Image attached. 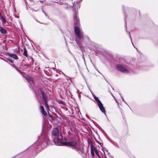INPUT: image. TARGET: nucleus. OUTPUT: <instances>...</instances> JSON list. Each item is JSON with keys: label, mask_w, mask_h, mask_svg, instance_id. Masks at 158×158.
<instances>
[{"label": "nucleus", "mask_w": 158, "mask_h": 158, "mask_svg": "<svg viewBox=\"0 0 158 158\" xmlns=\"http://www.w3.org/2000/svg\"><path fill=\"white\" fill-rule=\"evenodd\" d=\"M75 13L74 16V31L76 37L80 40H82L84 38L83 32L81 30L79 26L80 25L79 19L78 17V13L75 9Z\"/></svg>", "instance_id": "nucleus-2"}, {"label": "nucleus", "mask_w": 158, "mask_h": 158, "mask_svg": "<svg viewBox=\"0 0 158 158\" xmlns=\"http://www.w3.org/2000/svg\"><path fill=\"white\" fill-rule=\"evenodd\" d=\"M119 94L120 95V97H121V98H122V99L123 100V101L124 102V100L123 99V97L121 96V94Z\"/></svg>", "instance_id": "nucleus-35"}, {"label": "nucleus", "mask_w": 158, "mask_h": 158, "mask_svg": "<svg viewBox=\"0 0 158 158\" xmlns=\"http://www.w3.org/2000/svg\"><path fill=\"white\" fill-rule=\"evenodd\" d=\"M81 52H82V53H83V51L84 50V49H83L82 48H81Z\"/></svg>", "instance_id": "nucleus-38"}, {"label": "nucleus", "mask_w": 158, "mask_h": 158, "mask_svg": "<svg viewBox=\"0 0 158 158\" xmlns=\"http://www.w3.org/2000/svg\"><path fill=\"white\" fill-rule=\"evenodd\" d=\"M36 21H37V22H38L39 23H41L43 24V23H41V22H39V21H37V20H36Z\"/></svg>", "instance_id": "nucleus-47"}, {"label": "nucleus", "mask_w": 158, "mask_h": 158, "mask_svg": "<svg viewBox=\"0 0 158 158\" xmlns=\"http://www.w3.org/2000/svg\"><path fill=\"white\" fill-rule=\"evenodd\" d=\"M76 40H77V39ZM76 43H77V44L78 45H79V47H80V43L79 42H78V41H77V40H76Z\"/></svg>", "instance_id": "nucleus-33"}, {"label": "nucleus", "mask_w": 158, "mask_h": 158, "mask_svg": "<svg viewBox=\"0 0 158 158\" xmlns=\"http://www.w3.org/2000/svg\"><path fill=\"white\" fill-rule=\"evenodd\" d=\"M44 15L48 19L49 18L48 16L47 15L46 13H44Z\"/></svg>", "instance_id": "nucleus-36"}, {"label": "nucleus", "mask_w": 158, "mask_h": 158, "mask_svg": "<svg viewBox=\"0 0 158 158\" xmlns=\"http://www.w3.org/2000/svg\"><path fill=\"white\" fill-rule=\"evenodd\" d=\"M107 83L109 84H110V83H109L108 82Z\"/></svg>", "instance_id": "nucleus-62"}, {"label": "nucleus", "mask_w": 158, "mask_h": 158, "mask_svg": "<svg viewBox=\"0 0 158 158\" xmlns=\"http://www.w3.org/2000/svg\"><path fill=\"white\" fill-rule=\"evenodd\" d=\"M33 10V11H35V12L37 11V10Z\"/></svg>", "instance_id": "nucleus-48"}, {"label": "nucleus", "mask_w": 158, "mask_h": 158, "mask_svg": "<svg viewBox=\"0 0 158 158\" xmlns=\"http://www.w3.org/2000/svg\"><path fill=\"white\" fill-rule=\"evenodd\" d=\"M86 117H88L87 114H86Z\"/></svg>", "instance_id": "nucleus-50"}, {"label": "nucleus", "mask_w": 158, "mask_h": 158, "mask_svg": "<svg viewBox=\"0 0 158 158\" xmlns=\"http://www.w3.org/2000/svg\"><path fill=\"white\" fill-rule=\"evenodd\" d=\"M10 57L13 58L14 60H18L19 59L17 55L15 54L10 53Z\"/></svg>", "instance_id": "nucleus-9"}, {"label": "nucleus", "mask_w": 158, "mask_h": 158, "mask_svg": "<svg viewBox=\"0 0 158 158\" xmlns=\"http://www.w3.org/2000/svg\"><path fill=\"white\" fill-rule=\"evenodd\" d=\"M14 12H16V10H15V8H14Z\"/></svg>", "instance_id": "nucleus-43"}, {"label": "nucleus", "mask_w": 158, "mask_h": 158, "mask_svg": "<svg viewBox=\"0 0 158 158\" xmlns=\"http://www.w3.org/2000/svg\"><path fill=\"white\" fill-rule=\"evenodd\" d=\"M27 150L26 149V150H24V151H26V150Z\"/></svg>", "instance_id": "nucleus-61"}, {"label": "nucleus", "mask_w": 158, "mask_h": 158, "mask_svg": "<svg viewBox=\"0 0 158 158\" xmlns=\"http://www.w3.org/2000/svg\"><path fill=\"white\" fill-rule=\"evenodd\" d=\"M52 138L55 145L58 146L62 141V135L59 134V129L56 127L53 128L51 132Z\"/></svg>", "instance_id": "nucleus-4"}, {"label": "nucleus", "mask_w": 158, "mask_h": 158, "mask_svg": "<svg viewBox=\"0 0 158 158\" xmlns=\"http://www.w3.org/2000/svg\"><path fill=\"white\" fill-rule=\"evenodd\" d=\"M49 135L48 131L43 130L38 139L29 147L30 148H32V151H35L40 148H43L49 143Z\"/></svg>", "instance_id": "nucleus-1"}, {"label": "nucleus", "mask_w": 158, "mask_h": 158, "mask_svg": "<svg viewBox=\"0 0 158 158\" xmlns=\"http://www.w3.org/2000/svg\"><path fill=\"white\" fill-rule=\"evenodd\" d=\"M27 58L29 60L30 59L31 60L32 64H33L34 63V59L32 57H31V56H28V57Z\"/></svg>", "instance_id": "nucleus-17"}, {"label": "nucleus", "mask_w": 158, "mask_h": 158, "mask_svg": "<svg viewBox=\"0 0 158 158\" xmlns=\"http://www.w3.org/2000/svg\"><path fill=\"white\" fill-rule=\"evenodd\" d=\"M87 69V70L88 71H89V70H88V69Z\"/></svg>", "instance_id": "nucleus-54"}, {"label": "nucleus", "mask_w": 158, "mask_h": 158, "mask_svg": "<svg viewBox=\"0 0 158 158\" xmlns=\"http://www.w3.org/2000/svg\"><path fill=\"white\" fill-rule=\"evenodd\" d=\"M24 52H23V55L25 56L27 58H28L27 50L25 47H23Z\"/></svg>", "instance_id": "nucleus-12"}, {"label": "nucleus", "mask_w": 158, "mask_h": 158, "mask_svg": "<svg viewBox=\"0 0 158 158\" xmlns=\"http://www.w3.org/2000/svg\"><path fill=\"white\" fill-rule=\"evenodd\" d=\"M112 96H113V97L114 98V100L116 101V102H117V100H116L114 96L113 95H112Z\"/></svg>", "instance_id": "nucleus-42"}, {"label": "nucleus", "mask_w": 158, "mask_h": 158, "mask_svg": "<svg viewBox=\"0 0 158 158\" xmlns=\"http://www.w3.org/2000/svg\"><path fill=\"white\" fill-rule=\"evenodd\" d=\"M10 63H13V60H12L10 59Z\"/></svg>", "instance_id": "nucleus-39"}, {"label": "nucleus", "mask_w": 158, "mask_h": 158, "mask_svg": "<svg viewBox=\"0 0 158 158\" xmlns=\"http://www.w3.org/2000/svg\"><path fill=\"white\" fill-rule=\"evenodd\" d=\"M28 148H27L26 149H28Z\"/></svg>", "instance_id": "nucleus-56"}, {"label": "nucleus", "mask_w": 158, "mask_h": 158, "mask_svg": "<svg viewBox=\"0 0 158 158\" xmlns=\"http://www.w3.org/2000/svg\"><path fill=\"white\" fill-rule=\"evenodd\" d=\"M58 103L59 104H62V105H64V102L63 101H62L61 100H59L58 101Z\"/></svg>", "instance_id": "nucleus-21"}, {"label": "nucleus", "mask_w": 158, "mask_h": 158, "mask_svg": "<svg viewBox=\"0 0 158 158\" xmlns=\"http://www.w3.org/2000/svg\"><path fill=\"white\" fill-rule=\"evenodd\" d=\"M10 42L12 44H10V46H14V47H17V48L13 49V50L15 51L17 54L19 55L20 54V48L19 46L18 43L15 41L10 40Z\"/></svg>", "instance_id": "nucleus-7"}, {"label": "nucleus", "mask_w": 158, "mask_h": 158, "mask_svg": "<svg viewBox=\"0 0 158 158\" xmlns=\"http://www.w3.org/2000/svg\"><path fill=\"white\" fill-rule=\"evenodd\" d=\"M40 109L41 110V111L43 110H44V106L41 105L40 106Z\"/></svg>", "instance_id": "nucleus-31"}, {"label": "nucleus", "mask_w": 158, "mask_h": 158, "mask_svg": "<svg viewBox=\"0 0 158 158\" xmlns=\"http://www.w3.org/2000/svg\"><path fill=\"white\" fill-rule=\"evenodd\" d=\"M0 31L3 34H5L6 33V31L2 27L0 26Z\"/></svg>", "instance_id": "nucleus-13"}, {"label": "nucleus", "mask_w": 158, "mask_h": 158, "mask_svg": "<svg viewBox=\"0 0 158 158\" xmlns=\"http://www.w3.org/2000/svg\"><path fill=\"white\" fill-rule=\"evenodd\" d=\"M38 93L41 95V98L45 104L46 109L49 110L48 105V103L47 97L43 88H40L39 89Z\"/></svg>", "instance_id": "nucleus-5"}, {"label": "nucleus", "mask_w": 158, "mask_h": 158, "mask_svg": "<svg viewBox=\"0 0 158 158\" xmlns=\"http://www.w3.org/2000/svg\"><path fill=\"white\" fill-rule=\"evenodd\" d=\"M36 155L34 156H30L29 158H34L35 156Z\"/></svg>", "instance_id": "nucleus-41"}, {"label": "nucleus", "mask_w": 158, "mask_h": 158, "mask_svg": "<svg viewBox=\"0 0 158 158\" xmlns=\"http://www.w3.org/2000/svg\"><path fill=\"white\" fill-rule=\"evenodd\" d=\"M116 68L118 70L122 73H128V70L122 65L117 64L116 65Z\"/></svg>", "instance_id": "nucleus-8"}, {"label": "nucleus", "mask_w": 158, "mask_h": 158, "mask_svg": "<svg viewBox=\"0 0 158 158\" xmlns=\"http://www.w3.org/2000/svg\"><path fill=\"white\" fill-rule=\"evenodd\" d=\"M108 154H109L110 155V153H108Z\"/></svg>", "instance_id": "nucleus-57"}, {"label": "nucleus", "mask_w": 158, "mask_h": 158, "mask_svg": "<svg viewBox=\"0 0 158 158\" xmlns=\"http://www.w3.org/2000/svg\"><path fill=\"white\" fill-rule=\"evenodd\" d=\"M25 68H27V67L30 68V65L29 64H25L23 65Z\"/></svg>", "instance_id": "nucleus-23"}, {"label": "nucleus", "mask_w": 158, "mask_h": 158, "mask_svg": "<svg viewBox=\"0 0 158 158\" xmlns=\"http://www.w3.org/2000/svg\"><path fill=\"white\" fill-rule=\"evenodd\" d=\"M62 142H63V141H67L66 139L65 138L64 139L63 136H62Z\"/></svg>", "instance_id": "nucleus-28"}, {"label": "nucleus", "mask_w": 158, "mask_h": 158, "mask_svg": "<svg viewBox=\"0 0 158 158\" xmlns=\"http://www.w3.org/2000/svg\"><path fill=\"white\" fill-rule=\"evenodd\" d=\"M131 9V8H129V10H130V9Z\"/></svg>", "instance_id": "nucleus-59"}, {"label": "nucleus", "mask_w": 158, "mask_h": 158, "mask_svg": "<svg viewBox=\"0 0 158 158\" xmlns=\"http://www.w3.org/2000/svg\"><path fill=\"white\" fill-rule=\"evenodd\" d=\"M93 96L100 110L102 113L105 114L106 112V110L101 101L99 99L98 97H97L94 95H93Z\"/></svg>", "instance_id": "nucleus-6"}, {"label": "nucleus", "mask_w": 158, "mask_h": 158, "mask_svg": "<svg viewBox=\"0 0 158 158\" xmlns=\"http://www.w3.org/2000/svg\"><path fill=\"white\" fill-rule=\"evenodd\" d=\"M96 141L98 143H99L100 142H99L97 140L95 139Z\"/></svg>", "instance_id": "nucleus-40"}, {"label": "nucleus", "mask_w": 158, "mask_h": 158, "mask_svg": "<svg viewBox=\"0 0 158 158\" xmlns=\"http://www.w3.org/2000/svg\"><path fill=\"white\" fill-rule=\"evenodd\" d=\"M43 1H40V2H42Z\"/></svg>", "instance_id": "nucleus-55"}, {"label": "nucleus", "mask_w": 158, "mask_h": 158, "mask_svg": "<svg viewBox=\"0 0 158 158\" xmlns=\"http://www.w3.org/2000/svg\"><path fill=\"white\" fill-rule=\"evenodd\" d=\"M79 8H80V5H79Z\"/></svg>", "instance_id": "nucleus-53"}, {"label": "nucleus", "mask_w": 158, "mask_h": 158, "mask_svg": "<svg viewBox=\"0 0 158 158\" xmlns=\"http://www.w3.org/2000/svg\"><path fill=\"white\" fill-rule=\"evenodd\" d=\"M95 153L96 155L98 157V158H102L100 156V155H99V152L98 151V149H96Z\"/></svg>", "instance_id": "nucleus-16"}, {"label": "nucleus", "mask_w": 158, "mask_h": 158, "mask_svg": "<svg viewBox=\"0 0 158 158\" xmlns=\"http://www.w3.org/2000/svg\"><path fill=\"white\" fill-rule=\"evenodd\" d=\"M90 148H91V152H95V150L96 149H97L95 147H94V146H93V144H91L90 146Z\"/></svg>", "instance_id": "nucleus-14"}, {"label": "nucleus", "mask_w": 158, "mask_h": 158, "mask_svg": "<svg viewBox=\"0 0 158 158\" xmlns=\"http://www.w3.org/2000/svg\"><path fill=\"white\" fill-rule=\"evenodd\" d=\"M124 102H125V103L126 104H127V103H126V102H125V101H124Z\"/></svg>", "instance_id": "nucleus-49"}, {"label": "nucleus", "mask_w": 158, "mask_h": 158, "mask_svg": "<svg viewBox=\"0 0 158 158\" xmlns=\"http://www.w3.org/2000/svg\"><path fill=\"white\" fill-rule=\"evenodd\" d=\"M5 58L6 59H4V60L5 61L7 62L10 61V54H8V55H6V56H5Z\"/></svg>", "instance_id": "nucleus-11"}, {"label": "nucleus", "mask_w": 158, "mask_h": 158, "mask_svg": "<svg viewBox=\"0 0 158 158\" xmlns=\"http://www.w3.org/2000/svg\"><path fill=\"white\" fill-rule=\"evenodd\" d=\"M1 20L3 24H5L6 23V21L5 19L3 18V17H2L1 18Z\"/></svg>", "instance_id": "nucleus-20"}, {"label": "nucleus", "mask_w": 158, "mask_h": 158, "mask_svg": "<svg viewBox=\"0 0 158 158\" xmlns=\"http://www.w3.org/2000/svg\"><path fill=\"white\" fill-rule=\"evenodd\" d=\"M41 112L43 115L45 116H46L47 115V113L44 110L41 111Z\"/></svg>", "instance_id": "nucleus-18"}, {"label": "nucleus", "mask_w": 158, "mask_h": 158, "mask_svg": "<svg viewBox=\"0 0 158 158\" xmlns=\"http://www.w3.org/2000/svg\"><path fill=\"white\" fill-rule=\"evenodd\" d=\"M50 117L51 118V119L52 120H54L55 119V118L53 116H50Z\"/></svg>", "instance_id": "nucleus-30"}, {"label": "nucleus", "mask_w": 158, "mask_h": 158, "mask_svg": "<svg viewBox=\"0 0 158 158\" xmlns=\"http://www.w3.org/2000/svg\"><path fill=\"white\" fill-rule=\"evenodd\" d=\"M16 70L18 71L19 73H21V74H22V72L21 71V70L19 69L18 68H16Z\"/></svg>", "instance_id": "nucleus-29"}, {"label": "nucleus", "mask_w": 158, "mask_h": 158, "mask_svg": "<svg viewBox=\"0 0 158 158\" xmlns=\"http://www.w3.org/2000/svg\"><path fill=\"white\" fill-rule=\"evenodd\" d=\"M88 143L89 144H90V145H91V143L92 144L91 141L89 139H88Z\"/></svg>", "instance_id": "nucleus-26"}, {"label": "nucleus", "mask_w": 158, "mask_h": 158, "mask_svg": "<svg viewBox=\"0 0 158 158\" xmlns=\"http://www.w3.org/2000/svg\"><path fill=\"white\" fill-rule=\"evenodd\" d=\"M27 150L26 149V150H24V151H26V150Z\"/></svg>", "instance_id": "nucleus-60"}, {"label": "nucleus", "mask_w": 158, "mask_h": 158, "mask_svg": "<svg viewBox=\"0 0 158 158\" xmlns=\"http://www.w3.org/2000/svg\"><path fill=\"white\" fill-rule=\"evenodd\" d=\"M98 71L100 73H101L98 70Z\"/></svg>", "instance_id": "nucleus-51"}, {"label": "nucleus", "mask_w": 158, "mask_h": 158, "mask_svg": "<svg viewBox=\"0 0 158 158\" xmlns=\"http://www.w3.org/2000/svg\"><path fill=\"white\" fill-rule=\"evenodd\" d=\"M26 79L27 81L29 82H30V81H32V78L30 77H27L26 78Z\"/></svg>", "instance_id": "nucleus-19"}, {"label": "nucleus", "mask_w": 158, "mask_h": 158, "mask_svg": "<svg viewBox=\"0 0 158 158\" xmlns=\"http://www.w3.org/2000/svg\"><path fill=\"white\" fill-rule=\"evenodd\" d=\"M82 58L84 60V61H85V58L84 57V55L83 53V54H82Z\"/></svg>", "instance_id": "nucleus-37"}, {"label": "nucleus", "mask_w": 158, "mask_h": 158, "mask_svg": "<svg viewBox=\"0 0 158 158\" xmlns=\"http://www.w3.org/2000/svg\"><path fill=\"white\" fill-rule=\"evenodd\" d=\"M106 152H108V151L107 150H106Z\"/></svg>", "instance_id": "nucleus-52"}, {"label": "nucleus", "mask_w": 158, "mask_h": 158, "mask_svg": "<svg viewBox=\"0 0 158 158\" xmlns=\"http://www.w3.org/2000/svg\"><path fill=\"white\" fill-rule=\"evenodd\" d=\"M91 155L92 156V158H94L95 154L94 152H91Z\"/></svg>", "instance_id": "nucleus-24"}, {"label": "nucleus", "mask_w": 158, "mask_h": 158, "mask_svg": "<svg viewBox=\"0 0 158 158\" xmlns=\"http://www.w3.org/2000/svg\"><path fill=\"white\" fill-rule=\"evenodd\" d=\"M58 146H66L67 147H71L73 149L75 150L79 154L82 155L84 153V151L83 147H78L76 146L77 143L75 141H70L69 142H62V141Z\"/></svg>", "instance_id": "nucleus-3"}, {"label": "nucleus", "mask_w": 158, "mask_h": 158, "mask_svg": "<svg viewBox=\"0 0 158 158\" xmlns=\"http://www.w3.org/2000/svg\"><path fill=\"white\" fill-rule=\"evenodd\" d=\"M42 11L43 13H44H44H45L43 10L42 9Z\"/></svg>", "instance_id": "nucleus-46"}, {"label": "nucleus", "mask_w": 158, "mask_h": 158, "mask_svg": "<svg viewBox=\"0 0 158 158\" xmlns=\"http://www.w3.org/2000/svg\"><path fill=\"white\" fill-rule=\"evenodd\" d=\"M74 6V5H73V7Z\"/></svg>", "instance_id": "nucleus-58"}, {"label": "nucleus", "mask_w": 158, "mask_h": 158, "mask_svg": "<svg viewBox=\"0 0 158 158\" xmlns=\"http://www.w3.org/2000/svg\"><path fill=\"white\" fill-rule=\"evenodd\" d=\"M29 82L30 83V85L31 86H32L33 85H34V82L33 80V79L32 80V82H31V81H30V82Z\"/></svg>", "instance_id": "nucleus-22"}, {"label": "nucleus", "mask_w": 158, "mask_h": 158, "mask_svg": "<svg viewBox=\"0 0 158 158\" xmlns=\"http://www.w3.org/2000/svg\"><path fill=\"white\" fill-rule=\"evenodd\" d=\"M123 11L124 13V18H125V28H126V30L127 31V28L126 25V18L127 17V15H126L125 13V10H124V6H123Z\"/></svg>", "instance_id": "nucleus-10"}, {"label": "nucleus", "mask_w": 158, "mask_h": 158, "mask_svg": "<svg viewBox=\"0 0 158 158\" xmlns=\"http://www.w3.org/2000/svg\"><path fill=\"white\" fill-rule=\"evenodd\" d=\"M13 15H14V16H15V17L16 18H19V17L17 16V15H15V14L14 13H13Z\"/></svg>", "instance_id": "nucleus-32"}, {"label": "nucleus", "mask_w": 158, "mask_h": 158, "mask_svg": "<svg viewBox=\"0 0 158 158\" xmlns=\"http://www.w3.org/2000/svg\"><path fill=\"white\" fill-rule=\"evenodd\" d=\"M99 144L100 145V146L102 147V148L103 149H104L103 148V146H102L103 145V143H102L100 142ZM103 153L105 154V152H104V150H103Z\"/></svg>", "instance_id": "nucleus-25"}, {"label": "nucleus", "mask_w": 158, "mask_h": 158, "mask_svg": "<svg viewBox=\"0 0 158 158\" xmlns=\"http://www.w3.org/2000/svg\"><path fill=\"white\" fill-rule=\"evenodd\" d=\"M82 1V0H79V1H78V2H81Z\"/></svg>", "instance_id": "nucleus-44"}, {"label": "nucleus", "mask_w": 158, "mask_h": 158, "mask_svg": "<svg viewBox=\"0 0 158 158\" xmlns=\"http://www.w3.org/2000/svg\"><path fill=\"white\" fill-rule=\"evenodd\" d=\"M103 77H104V79L105 80V81L107 82H108L107 81H106V79H105V77H104V76H103Z\"/></svg>", "instance_id": "nucleus-45"}, {"label": "nucleus", "mask_w": 158, "mask_h": 158, "mask_svg": "<svg viewBox=\"0 0 158 158\" xmlns=\"http://www.w3.org/2000/svg\"><path fill=\"white\" fill-rule=\"evenodd\" d=\"M106 137L107 140L112 143H114V142L111 139L106 135Z\"/></svg>", "instance_id": "nucleus-15"}, {"label": "nucleus", "mask_w": 158, "mask_h": 158, "mask_svg": "<svg viewBox=\"0 0 158 158\" xmlns=\"http://www.w3.org/2000/svg\"><path fill=\"white\" fill-rule=\"evenodd\" d=\"M72 54L73 55V57L74 59L75 60L77 63V60H76V58H75L74 55L73 54H72Z\"/></svg>", "instance_id": "nucleus-34"}, {"label": "nucleus", "mask_w": 158, "mask_h": 158, "mask_svg": "<svg viewBox=\"0 0 158 158\" xmlns=\"http://www.w3.org/2000/svg\"><path fill=\"white\" fill-rule=\"evenodd\" d=\"M128 35H129V36L130 38V39H131V40L132 44V45H133V46H134V47H135L134 46V45H133V43H132V40H131V35H130V32H129H129H128Z\"/></svg>", "instance_id": "nucleus-27"}, {"label": "nucleus", "mask_w": 158, "mask_h": 158, "mask_svg": "<svg viewBox=\"0 0 158 158\" xmlns=\"http://www.w3.org/2000/svg\"><path fill=\"white\" fill-rule=\"evenodd\" d=\"M0 15H1V14H0Z\"/></svg>", "instance_id": "nucleus-63"}]
</instances>
